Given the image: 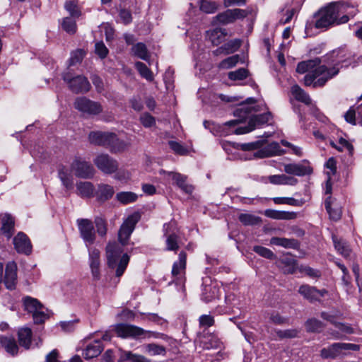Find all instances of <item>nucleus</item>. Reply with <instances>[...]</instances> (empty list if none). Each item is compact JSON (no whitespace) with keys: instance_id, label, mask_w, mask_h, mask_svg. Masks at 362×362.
Listing matches in <instances>:
<instances>
[{"instance_id":"nucleus-1","label":"nucleus","mask_w":362,"mask_h":362,"mask_svg":"<svg viewBox=\"0 0 362 362\" xmlns=\"http://www.w3.org/2000/svg\"><path fill=\"white\" fill-rule=\"evenodd\" d=\"M354 56L346 47H339L322 58L303 61L298 64L296 71L305 74L304 84L313 88L323 87L326 83L336 76L340 71V65L349 62Z\"/></svg>"},{"instance_id":"nucleus-2","label":"nucleus","mask_w":362,"mask_h":362,"mask_svg":"<svg viewBox=\"0 0 362 362\" xmlns=\"http://www.w3.org/2000/svg\"><path fill=\"white\" fill-rule=\"evenodd\" d=\"M349 7V5L345 3L329 4L315 13V27L317 29H328L334 25L347 23L349 21V16L343 15L339 17V14L346 12Z\"/></svg>"},{"instance_id":"nucleus-3","label":"nucleus","mask_w":362,"mask_h":362,"mask_svg":"<svg viewBox=\"0 0 362 362\" xmlns=\"http://www.w3.org/2000/svg\"><path fill=\"white\" fill-rule=\"evenodd\" d=\"M258 110L255 107H247L243 105L234 110L233 115L239 119H233L225 122L218 127L219 132L221 136H228L233 134L240 135L247 134L251 132V128L248 129L247 126L238 127L240 123L244 122L250 114L257 112Z\"/></svg>"},{"instance_id":"nucleus-4","label":"nucleus","mask_w":362,"mask_h":362,"mask_svg":"<svg viewBox=\"0 0 362 362\" xmlns=\"http://www.w3.org/2000/svg\"><path fill=\"white\" fill-rule=\"evenodd\" d=\"M105 253L108 267L116 269L117 277L122 276L129 262V256L124 252L123 246L116 242L109 243Z\"/></svg>"},{"instance_id":"nucleus-5","label":"nucleus","mask_w":362,"mask_h":362,"mask_svg":"<svg viewBox=\"0 0 362 362\" xmlns=\"http://www.w3.org/2000/svg\"><path fill=\"white\" fill-rule=\"evenodd\" d=\"M88 140L91 144L103 146L112 153L122 152L128 146L124 141L119 139L115 133L108 132H91L88 135Z\"/></svg>"},{"instance_id":"nucleus-6","label":"nucleus","mask_w":362,"mask_h":362,"mask_svg":"<svg viewBox=\"0 0 362 362\" xmlns=\"http://www.w3.org/2000/svg\"><path fill=\"white\" fill-rule=\"evenodd\" d=\"M62 78L67 83L69 90L76 94L87 93L91 88L88 78L81 75L74 76L67 71L63 73Z\"/></svg>"},{"instance_id":"nucleus-7","label":"nucleus","mask_w":362,"mask_h":362,"mask_svg":"<svg viewBox=\"0 0 362 362\" xmlns=\"http://www.w3.org/2000/svg\"><path fill=\"white\" fill-rule=\"evenodd\" d=\"M74 105L77 110L88 116L98 115L103 110L99 102L91 100L84 96L76 98Z\"/></svg>"},{"instance_id":"nucleus-8","label":"nucleus","mask_w":362,"mask_h":362,"mask_svg":"<svg viewBox=\"0 0 362 362\" xmlns=\"http://www.w3.org/2000/svg\"><path fill=\"white\" fill-rule=\"evenodd\" d=\"M140 218V214L139 212H134L129 215L122 224L118 232V240L121 245L124 246L127 243L131 234L134 231Z\"/></svg>"},{"instance_id":"nucleus-9","label":"nucleus","mask_w":362,"mask_h":362,"mask_svg":"<svg viewBox=\"0 0 362 362\" xmlns=\"http://www.w3.org/2000/svg\"><path fill=\"white\" fill-rule=\"evenodd\" d=\"M115 332L118 337L122 338H145L150 337L151 332L144 329L129 324H119L115 327Z\"/></svg>"},{"instance_id":"nucleus-10","label":"nucleus","mask_w":362,"mask_h":362,"mask_svg":"<svg viewBox=\"0 0 362 362\" xmlns=\"http://www.w3.org/2000/svg\"><path fill=\"white\" fill-rule=\"evenodd\" d=\"M74 175L79 178L90 179L94 176L95 169L92 164L81 158H76L71 165Z\"/></svg>"},{"instance_id":"nucleus-11","label":"nucleus","mask_w":362,"mask_h":362,"mask_svg":"<svg viewBox=\"0 0 362 362\" xmlns=\"http://www.w3.org/2000/svg\"><path fill=\"white\" fill-rule=\"evenodd\" d=\"M77 225L83 241L87 245H93L96 238L93 222L87 218H80L77 220Z\"/></svg>"},{"instance_id":"nucleus-12","label":"nucleus","mask_w":362,"mask_h":362,"mask_svg":"<svg viewBox=\"0 0 362 362\" xmlns=\"http://www.w3.org/2000/svg\"><path fill=\"white\" fill-rule=\"evenodd\" d=\"M96 167L105 174H112L117 171L118 163L117 160L107 154H100L93 160Z\"/></svg>"},{"instance_id":"nucleus-13","label":"nucleus","mask_w":362,"mask_h":362,"mask_svg":"<svg viewBox=\"0 0 362 362\" xmlns=\"http://www.w3.org/2000/svg\"><path fill=\"white\" fill-rule=\"evenodd\" d=\"M174 226L175 223L172 221L168 223H165L163 225V231L164 235L166 237L165 250L168 251H174L176 252L180 247L178 244L179 237L175 233H171V228Z\"/></svg>"},{"instance_id":"nucleus-14","label":"nucleus","mask_w":362,"mask_h":362,"mask_svg":"<svg viewBox=\"0 0 362 362\" xmlns=\"http://www.w3.org/2000/svg\"><path fill=\"white\" fill-rule=\"evenodd\" d=\"M14 247L18 253L28 255L32 252V245L29 238L23 233L19 232L13 240Z\"/></svg>"},{"instance_id":"nucleus-15","label":"nucleus","mask_w":362,"mask_h":362,"mask_svg":"<svg viewBox=\"0 0 362 362\" xmlns=\"http://www.w3.org/2000/svg\"><path fill=\"white\" fill-rule=\"evenodd\" d=\"M298 293L310 302H314L320 300V298L327 293V291L318 290L314 286L305 284L299 287Z\"/></svg>"},{"instance_id":"nucleus-16","label":"nucleus","mask_w":362,"mask_h":362,"mask_svg":"<svg viewBox=\"0 0 362 362\" xmlns=\"http://www.w3.org/2000/svg\"><path fill=\"white\" fill-rule=\"evenodd\" d=\"M284 171L287 174L304 176L310 175L313 173V168L308 163H289L284 165Z\"/></svg>"},{"instance_id":"nucleus-17","label":"nucleus","mask_w":362,"mask_h":362,"mask_svg":"<svg viewBox=\"0 0 362 362\" xmlns=\"http://www.w3.org/2000/svg\"><path fill=\"white\" fill-rule=\"evenodd\" d=\"M100 252L98 249H92L89 252V264L93 279L98 281L100 279Z\"/></svg>"},{"instance_id":"nucleus-18","label":"nucleus","mask_w":362,"mask_h":362,"mask_svg":"<svg viewBox=\"0 0 362 362\" xmlns=\"http://www.w3.org/2000/svg\"><path fill=\"white\" fill-rule=\"evenodd\" d=\"M115 194V189L112 186L100 183L98 185L97 189L95 191L94 197L100 202H105L110 200Z\"/></svg>"},{"instance_id":"nucleus-19","label":"nucleus","mask_w":362,"mask_h":362,"mask_svg":"<svg viewBox=\"0 0 362 362\" xmlns=\"http://www.w3.org/2000/svg\"><path fill=\"white\" fill-rule=\"evenodd\" d=\"M17 282V266L16 263H8L6 267L4 284L9 290H13L16 287Z\"/></svg>"},{"instance_id":"nucleus-20","label":"nucleus","mask_w":362,"mask_h":362,"mask_svg":"<svg viewBox=\"0 0 362 362\" xmlns=\"http://www.w3.org/2000/svg\"><path fill=\"white\" fill-rule=\"evenodd\" d=\"M249 118L248 124L247 125L248 129L251 128V132L257 127H259L267 124L272 118V115L270 112H267L260 115H252V113L247 117Z\"/></svg>"},{"instance_id":"nucleus-21","label":"nucleus","mask_w":362,"mask_h":362,"mask_svg":"<svg viewBox=\"0 0 362 362\" xmlns=\"http://www.w3.org/2000/svg\"><path fill=\"white\" fill-rule=\"evenodd\" d=\"M103 349L104 346L101 341L95 340L86 346L83 350L82 355L85 359L89 360L98 356Z\"/></svg>"},{"instance_id":"nucleus-22","label":"nucleus","mask_w":362,"mask_h":362,"mask_svg":"<svg viewBox=\"0 0 362 362\" xmlns=\"http://www.w3.org/2000/svg\"><path fill=\"white\" fill-rule=\"evenodd\" d=\"M226 35L227 32L226 29L220 28L210 29L206 32V38L215 46L222 43L225 40Z\"/></svg>"},{"instance_id":"nucleus-23","label":"nucleus","mask_w":362,"mask_h":362,"mask_svg":"<svg viewBox=\"0 0 362 362\" xmlns=\"http://www.w3.org/2000/svg\"><path fill=\"white\" fill-rule=\"evenodd\" d=\"M173 184H175L181 190L186 194H191L193 192L194 187L187 183V177L178 173H169Z\"/></svg>"},{"instance_id":"nucleus-24","label":"nucleus","mask_w":362,"mask_h":362,"mask_svg":"<svg viewBox=\"0 0 362 362\" xmlns=\"http://www.w3.org/2000/svg\"><path fill=\"white\" fill-rule=\"evenodd\" d=\"M332 354V358L337 357L343 350H351L358 351L360 350V345L350 343L337 342L329 346Z\"/></svg>"},{"instance_id":"nucleus-25","label":"nucleus","mask_w":362,"mask_h":362,"mask_svg":"<svg viewBox=\"0 0 362 362\" xmlns=\"http://www.w3.org/2000/svg\"><path fill=\"white\" fill-rule=\"evenodd\" d=\"M264 214L268 218L276 220H291L297 217L296 212L277 211L274 209H266Z\"/></svg>"},{"instance_id":"nucleus-26","label":"nucleus","mask_w":362,"mask_h":362,"mask_svg":"<svg viewBox=\"0 0 362 362\" xmlns=\"http://www.w3.org/2000/svg\"><path fill=\"white\" fill-rule=\"evenodd\" d=\"M187 254L184 251L179 253L178 261L175 262L172 268V275L174 277H178L185 273L186 269Z\"/></svg>"},{"instance_id":"nucleus-27","label":"nucleus","mask_w":362,"mask_h":362,"mask_svg":"<svg viewBox=\"0 0 362 362\" xmlns=\"http://www.w3.org/2000/svg\"><path fill=\"white\" fill-rule=\"evenodd\" d=\"M270 243L285 248L298 249L300 247V242L294 238L273 237L270 240Z\"/></svg>"},{"instance_id":"nucleus-28","label":"nucleus","mask_w":362,"mask_h":362,"mask_svg":"<svg viewBox=\"0 0 362 362\" xmlns=\"http://www.w3.org/2000/svg\"><path fill=\"white\" fill-rule=\"evenodd\" d=\"M291 92L296 100L301 102L306 105H311L312 100L310 95L298 85H293L291 88Z\"/></svg>"},{"instance_id":"nucleus-29","label":"nucleus","mask_w":362,"mask_h":362,"mask_svg":"<svg viewBox=\"0 0 362 362\" xmlns=\"http://www.w3.org/2000/svg\"><path fill=\"white\" fill-rule=\"evenodd\" d=\"M281 147L279 143L273 141L256 153L259 158H267L277 155L280 151Z\"/></svg>"},{"instance_id":"nucleus-30","label":"nucleus","mask_w":362,"mask_h":362,"mask_svg":"<svg viewBox=\"0 0 362 362\" xmlns=\"http://www.w3.org/2000/svg\"><path fill=\"white\" fill-rule=\"evenodd\" d=\"M335 200L332 196H328L325 201V207L329 218L334 221H338L341 216V209L339 207L332 208V205Z\"/></svg>"},{"instance_id":"nucleus-31","label":"nucleus","mask_w":362,"mask_h":362,"mask_svg":"<svg viewBox=\"0 0 362 362\" xmlns=\"http://www.w3.org/2000/svg\"><path fill=\"white\" fill-rule=\"evenodd\" d=\"M0 344L8 354L12 356L17 354L18 346L13 337L1 336Z\"/></svg>"},{"instance_id":"nucleus-32","label":"nucleus","mask_w":362,"mask_h":362,"mask_svg":"<svg viewBox=\"0 0 362 362\" xmlns=\"http://www.w3.org/2000/svg\"><path fill=\"white\" fill-rule=\"evenodd\" d=\"M279 264V267L284 274H292L298 269L297 261L291 257H286L281 259Z\"/></svg>"},{"instance_id":"nucleus-33","label":"nucleus","mask_w":362,"mask_h":362,"mask_svg":"<svg viewBox=\"0 0 362 362\" xmlns=\"http://www.w3.org/2000/svg\"><path fill=\"white\" fill-rule=\"evenodd\" d=\"M78 194L82 197H91L94 196L95 188L90 182H79L76 183Z\"/></svg>"},{"instance_id":"nucleus-34","label":"nucleus","mask_w":362,"mask_h":362,"mask_svg":"<svg viewBox=\"0 0 362 362\" xmlns=\"http://www.w3.org/2000/svg\"><path fill=\"white\" fill-rule=\"evenodd\" d=\"M32 330L28 327L21 328L18 332V342L20 346L26 349L30 348L32 339Z\"/></svg>"},{"instance_id":"nucleus-35","label":"nucleus","mask_w":362,"mask_h":362,"mask_svg":"<svg viewBox=\"0 0 362 362\" xmlns=\"http://www.w3.org/2000/svg\"><path fill=\"white\" fill-rule=\"evenodd\" d=\"M133 55L148 61L150 59V54L146 45L143 42H138L134 45L131 49Z\"/></svg>"},{"instance_id":"nucleus-36","label":"nucleus","mask_w":362,"mask_h":362,"mask_svg":"<svg viewBox=\"0 0 362 362\" xmlns=\"http://www.w3.org/2000/svg\"><path fill=\"white\" fill-rule=\"evenodd\" d=\"M25 310L28 313H34L38 310L44 309L43 305L36 298L26 296L23 298Z\"/></svg>"},{"instance_id":"nucleus-37","label":"nucleus","mask_w":362,"mask_h":362,"mask_svg":"<svg viewBox=\"0 0 362 362\" xmlns=\"http://www.w3.org/2000/svg\"><path fill=\"white\" fill-rule=\"evenodd\" d=\"M200 344L204 349H218L221 346L220 341L216 337L211 334L201 338Z\"/></svg>"},{"instance_id":"nucleus-38","label":"nucleus","mask_w":362,"mask_h":362,"mask_svg":"<svg viewBox=\"0 0 362 362\" xmlns=\"http://www.w3.org/2000/svg\"><path fill=\"white\" fill-rule=\"evenodd\" d=\"M14 227L13 218L10 215H5L2 219V232L8 237L10 238L12 234V230Z\"/></svg>"},{"instance_id":"nucleus-39","label":"nucleus","mask_w":362,"mask_h":362,"mask_svg":"<svg viewBox=\"0 0 362 362\" xmlns=\"http://www.w3.org/2000/svg\"><path fill=\"white\" fill-rule=\"evenodd\" d=\"M137 194L132 192H121L116 194V199L122 204H128L136 201Z\"/></svg>"},{"instance_id":"nucleus-40","label":"nucleus","mask_w":362,"mask_h":362,"mask_svg":"<svg viewBox=\"0 0 362 362\" xmlns=\"http://www.w3.org/2000/svg\"><path fill=\"white\" fill-rule=\"evenodd\" d=\"M240 60V56L238 54H235L222 60L218 64V67L221 69H232L238 64Z\"/></svg>"},{"instance_id":"nucleus-41","label":"nucleus","mask_w":362,"mask_h":362,"mask_svg":"<svg viewBox=\"0 0 362 362\" xmlns=\"http://www.w3.org/2000/svg\"><path fill=\"white\" fill-rule=\"evenodd\" d=\"M305 325L308 332H320L325 327L324 324L315 318L308 320Z\"/></svg>"},{"instance_id":"nucleus-42","label":"nucleus","mask_w":362,"mask_h":362,"mask_svg":"<svg viewBox=\"0 0 362 362\" xmlns=\"http://www.w3.org/2000/svg\"><path fill=\"white\" fill-rule=\"evenodd\" d=\"M218 289L215 286L205 285L203 288L202 298L205 302H210L217 297Z\"/></svg>"},{"instance_id":"nucleus-43","label":"nucleus","mask_w":362,"mask_h":362,"mask_svg":"<svg viewBox=\"0 0 362 362\" xmlns=\"http://www.w3.org/2000/svg\"><path fill=\"white\" fill-rule=\"evenodd\" d=\"M135 67L143 78H146L148 81H152L153 80V72L144 63L141 62H136L135 63Z\"/></svg>"},{"instance_id":"nucleus-44","label":"nucleus","mask_w":362,"mask_h":362,"mask_svg":"<svg viewBox=\"0 0 362 362\" xmlns=\"http://www.w3.org/2000/svg\"><path fill=\"white\" fill-rule=\"evenodd\" d=\"M249 71L245 68H240L228 73V77L231 81H242L247 78Z\"/></svg>"},{"instance_id":"nucleus-45","label":"nucleus","mask_w":362,"mask_h":362,"mask_svg":"<svg viewBox=\"0 0 362 362\" xmlns=\"http://www.w3.org/2000/svg\"><path fill=\"white\" fill-rule=\"evenodd\" d=\"M238 219L245 226L256 225L258 224L261 221L259 217L249 214H240Z\"/></svg>"},{"instance_id":"nucleus-46","label":"nucleus","mask_w":362,"mask_h":362,"mask_svg":"<svg viewBox=\"0 0 362 362\" xmlns=\"http://www.w3.org/2000/svg\"><path fill=\"white\" fill-rule=\"evenodd\" d=\"M62 27L64 30L71 35H74L77 30L76 21L69 17H66L63 19Z\"/></svg>"},{"instance_id":"nucleus-47","label":"nucleus","mask_w":362,"mask_h":362,"mask_svg":"<svg viewBox=\"0 0 362 362\" xmlns=\"http://www.w3.org/2000/svg\"><path fill=\"white\" fill-rule=\"evenodd\" d=\"M94 223L98 235L101 237L105 236L107 230L106 220L103 217L97 216L95 218Z\"/></svg>"},{"instance_id":"nucleus-48","label":"nucleus","mask_w":362,"mask_h":362,"mask_svg":"<svg viewBox=\"0 0 362 362\" xmlns=\"http://www.w3.org/2000/svg\"><path fill=\"white\" fill-rule=\"evenodd\" d=\"M334 244L336 250L344 257H348L350 255L351 250L349 246L345 241L341 240H334Z\"/></svg>"},{"instance_id":"nucleus-49","label":"nucleus","mask_w":362,"mask_h":362,"mask_svg":"<svg viewBox=\"0 0 362 362\" xmlns=\"http://www.w3.org/2000/svg\"><path fill=\"white\" fill-rule=\"evenodd\" d=\"M273 202L276 204H288L291 206H300L303 202L292 197H274Z\"/></svg>"},{"instance_id":"nucleus-50","label":"nucleus","mask_w":362,"mask_h":362,"mask_svg":"<svg viewBox=\"0 0 362 362\" xmlns=\"http://www.w3.org/2000/svg\"><path fill=\"white\" fill-rule=\"evenodd\" d=\"M217 4L211 0H201L200 10L206 13H214L217 10Z\"/></svg>"},{"instance_id":"nucleus-51","label":"nucleus","mask_w":362,"mask_h":362,"mask_svg":"<svg viewBox=\"0 0 362 362\" xmlns=\"http://www.w3.org/2000/svg\"><path fill=\"white\" fill-rule=\"evenodd\" d=\"M168 145L175 153L180 156H185L189 153V150L185 146L177 141H169Z\"/></svg>"},{"instance_id":"nucleus-52","label":"nucleus","mask_w":362,"mask_h":362,"mask_svg":"<svg viewBox=\"0 0 362 362\" xmlns=\"http://www.w3.org/2000/svg\"><path fill=\"white\" fill-rule=\"evenodd\" d=\"M253 251L259 255L269 259H273L276 257V255L271 250L263 246L255 245L253 247Z\"/></svg>"},{"instance_id":"nucleus-53","label":"nucleus","mask_w":362,"mask_h":362,"mask_svg":"<svg viewBox=\"0 0 362 362\" xmlns=\"http://www.w3.org/2000/svg\"><path fill=\"white\" fill-rule=\"evenodd\" d=\"M58 175L62 181L63 185L66 187L67 189H73L74 187V183L73 180L71 177L65 171L63 170H59L58 171Z\"/></svg>"},{"instance_id":"nucleus-54","label":"nucleus","mask_w":362,"mask_h":362,"mask_svg":"<svg viewBox=\"0 0 362 362\" xmlns=\"http://www.w3.org/2000/svg\"><path fill=\"white\" fill-rule=\"evenodd\" d=\"M240 40L235 39L223 45L225 50V54H232L237 51L240 46Z\"/></svg>"},{"instance_id":"nucleus-55","label":"nucleus","mask_w":362,"mask_h":362,"mask_svg":"<svg viewBox=\"0 0 362 362\" xmlns=\"http://www.w3.org/2000/svg\"><path fill=\"white\" fill-rule=\"evenodd\" d=\"M276 335L280 339H292L298 337L299 331L297 329H289L285 330H276Z\"/></svg>"},{"instance_id":"nucleus-56","label":"nucleus","mask_w":362,"mask_h":362,"mask_svg":"<svg viewBox=\"0 0 362 362\" xmlns=\"http://www.w3.org/2000/svg\"><path fill=\"white\" fill-rule=\"evenodd\" d=\"M298 269L301 273H303L311 278H319L321 276L320 270L313 269L309 266L301 265L298 267Z\"/></svg>"},{"instance_id":"nucleus-57","label":"nucleus","mask_w":362,"mask_h":362,"mask_svg":"<svg viewBox=\"0 0 362 362\" xmlns=\"http://www.w3.org/2000/svg\"><path fill=\"white\" fill-rule=\"evenodd\" d=\"M216 19L223 24H228L234 21L230 9H228L226 11L218 14L216 16Z\"/></svg>"},{"instance_id":"nucleus-58","label":"nucleus","mask_w":362,"mask_h":362,"mask_svg":"<svg viewBox=\"0 0 362 362\" xmlns=\"http://www.w3.org/2000/svg\"><path fill=\"white\" fill-rule=\"evenodd\" d=\"M214 322V317L211 315H202L199 318V326L204 329L213 326Z\"/></svg>"},{"instance_id":"nucleus-59","label":"nucleus","mask_w":362,"mask_h":362,"mask_svg":"<svg viewBox=\"0 0 362 362\" xmlns=\"http://www.w3.org/2000/svg\"><path fill=\"white\" fill-rule=\"evenodd\" d=\"M64 7L67 11L69 12L72 16H78L80 12L77 7V0H71L66 1L64 4Z\"/></svg>"},{"instance_id":"nucleus-60","label":"nucleus","mask_w":362,"mask_h":362,"mask_svg":"<svg viewBox=\"0 0 362 362\" xmlns=\"http://www.w3.org/2000/svg\"><path fill=\"white\" fill-rule=\"evenodd\" d=\"M345 120L353 125H355L357 122V109L351 107L344 115Z\"/></svg>"},{"instance_id":"nucleus-61","label":"nucleus","mask_w":362,"mask_h":362,"mask_svg":"<svg viewBox=\"0 0 362 362\" xmlns=\"http://www.w3.org/2000/svg\"><path fill=\"white\" fill-rule=\"evenodd\" d=\"M146 351L151 355H160L165 352V348L156 344H148L146 346Z\"/></svg>"},{"instance_id":"nucleus-62","label":"nucleus","mask_w":362,"mask_h":362,"mask_svg":"<svg viewBox=\"0 0 362 362\" xmlns=\"http://www.w3.org/2000/svg\"><path fill=\"white\" fill-rule=\"evenodd\" d=\"M95 51L101 59L105 58L108 54V49L102 41L95 43Z\"/></svg>"},{"instance_id":"nucleus-63","label":"nucleus","mask_w":362,"mask_h":362,"mask_svg":"<svg viewBox=\"0 0 362 362\" xmlns=\"http://www.w3.org/2000/svg\"><path fill=\"white\" fill-rule=\"evenodd\" d=\"M84 52L82 49H77L71 54L69 59V64L71 66L75 65L77 63L81 62L84 57Z\"/></svg>"},{"instance_id":"nucleus-64","label":"nucleus","mask_w":362,"mask_h":362,"mask_svg":"<svg viewBox=\"0 0 362 362\" xmlns=\"http://www.w3.org/2000/svg\"><path fill=\"white\" fill-rule=\"evenodd\" d=\"M123 358L132 362H145L146 358L143 356L135 354L131 351H124Z\"/></svg>"}]
</instances>
